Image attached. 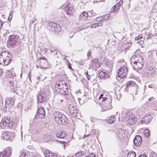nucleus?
<instances>
[{
  "label": "nucleus",
  "instance_id": "12",
  "mask_svg": "<svg viewBox=\"0 0 157 157\" xmlns=\"http://www.w3.org/2000/svg\"><path fill=\"white\" fill-rule=\"evenodd\" d=\"M127 121L129 124L132 125L136 122V118L133 116H131L127 117Z\"/></svg>",
  "mask_w": 157,
  "mask_h": 157
},
{
  "label": "nucleus",
  "instance_id": "63",
  "mask_svg": "<svg viewBox=\"0 0 157 157\" xmlns=\"http://www.w3.org/2000/svg\"><path fill=\"white\" fill-rule=\"evenodd\" d=\"M95 24V25L96 26V27H98L99 26V25L98 24H97V23H96V24Z\"/></svg>",
  "mask_w": 157,
  "mask_h": 157
},
{
  "label": "nucleus",
  "instance_id": "60",
  "mask_svg": "<svg viewBox=\"0 0 157 157\" xmlns=\"http://www.w3.org/2000/svg\"><path fill=\"white\" fill-rule=\"evenodd\" d=\"M85 73H86V75H88V71H86V70H85Z\"/></svg>",
  "mask_w": 157,
  "mask_h": 157
},
{
  "label": "nucleus",
  "instance_id": "51",
  "mask_svg": "<svg viewBox=\"0 0 157 157\" xmlns=\"http://www.w3.org/2000/svg\"><path fill=\"white\" fill-rule=\"evenodd\" d=\"M40 59L45 60L46 61V59L44 57H41L40 58Z\"/></svg>",
  "mask_w": 157,
  "mask_h": 157
},
{
  "label": "nucleus",
  "instance_id": "30",
  "mask_svg": "<svg viewBox=\"0 0 157 157\" xmlns=\"http://www.w3.org/2000/svg\"><path fill=\"white\" fill-rule=\"evenodd\" d=\"M63 85V84L62 83H60L56 84V88H58V90H59V89H61V88H62V87H63L62 86Z\"/></svg>",
  "mask_w": 157,
  "mask_h": 157
},
{
  "label": "nucleus",
  "instance_id": "42",
  "mask_svg": "<svg viewBox=\"0 0 157 157\" xmlns=\"http://www.w3.org/2000/svg\"><path fill=\"white\" fill-rule=\"evenodd\" d=\"M36 20V19L35 18H33V19H32L30 21V23H33L34 22V21Z\"/></svg>",
  "mask_w": 157,
  "mask_h": 157
},
{
  "label": "nucleus",
  "instance_id": "53",
  "mask_svg": "<svg viewBox=\"0 0 157 157\" xmlns=\"http://www.w3.org/2000/svg\"><path fill=\"white\" fill-rule=\"evenodd\" d=\"M118 2L121 5L123 4V1L122 0H121Z\"/></svg>",
  "mask_w": 157,
  "mask_h": 157
},
{
  "label": "nucleus",
  "instance_id": "47",
  "mask_svg": "<svg viewBox=\"0 0 157 157\" xmlns=\"http://www.w3.org/2000/svg\"><path fill=\"white\" fill-rule=\"evenodd\" d=\"M121 6L120 4H119V3L118 2H117L116 5H115V7H117L119 8V7Z\"/></svg>",
  "mask_w": 157,
  "mask_h": 157
},
{
  "label": "nucleus",
  "instance_id": "8",
  "mask_svg": "<svg viewBox=\"0 0 157 157\" xmlns=\"http://www.w3.org/2000/svg\"><path fill=\"white\" fill-rule=\"evenodd\" d=\"M35 152V150L33 149H29V150L28 151H21V150L20 151V153H21V155H20V157H29V156L31 155L30 154L31 153L32 154H34Z\"/></svg>",
  "mask_w": 157,
  "mask_h": 157
},
{
  "label": "nucleus",
  "instance_id": "29",
  "mask_svg": "<svg viewBox=\"0 0 157 157\" xmlns=\"http://www.w3.org/2000/svg\"><path fill=\"white\" fill-rule=\"evenodd\" d=\"M99 75L101 78H106V74L105 73L101 72L99 74Z\"/></svg>",
  "mask_w": 157,
  "mask_h": 157
},
{
  "label": "nucleus",
  "instance_id": "24",
  "mask_svg": "<svg viewBox=\"0 0 157 157\" xmlns=\"http://www.w3.org/2000/svg\"><path fill=\"white\" fill-rule=\"evenodd\" d=\"M136 154L133 151H131L128 152L127 157H135Z\"/></svg>",
  "mask_w": 157,
  "mask_h": 157
},
{
  "label": "nucleus",
  "instance_id": "62",
  "mask_svg": "<svg viewBox=\"0 0 157 157\" xmlns=\"http://www.w3.org/2000/svg\"><path fill=\"white\" fill-rule=\"evenodd\" d=\"M40 79V77H36V79L37 80H39Z\"/></svg>",
  "mask_w": 157,
  "mask_h": 157
},
{
  "label": "nucleus",
  "instance_id": "13",
  "mask_svg": "<svg viewBox=\"0 0 157 157\" xmlns=\"http://www.w3.org/2000/svg\"><path fill=\"white\" fill-rule=\"evenodd\" d=\"M37 101L39 102L42 103L46 100V98L43 94H39L37 96Z\"/></svg>",
  "mask_w": 157,
  "mask_h": 157
},
{
  "label": "nucleus",
  "instance_id": "64",
  "mask_svg": "<svg viewBox=\"0 0 157 157\" xmlns=\"http://www.w3.org/2000/svg\"><path fill=\"white\" fill-rule=\"evenodd\" d=\"M136 136H138V137H140V138H141V136H139V135H137V136H135V137H136Z\"/></svg>",
  "mask_w": 157,
  "mask_h": 157
},
{
  "label": "nucleus",
  "instance_id": "16",
  "mask_svg": "<svg viewBox=\"0 0 157 157\" xmlns=\"http://www.w3.org/2000/svg\"><path fill=\"white\" fill-rule=\"evenodd\" d=\"M56 136L57 137H68L67 134H66L65 132L61 131L58 132L56 134Z\"/></svg>",
  "mask_w": 157,
  "mask_h": 157
},
{
  "label": "nucleus",
  "instance_id": "35",
  "mask_svg": "<svg viewBox=\"0 0 157 157\" xmlns=\"http://www.w3.org/2000/svg\"><path fill=\"white\" fill-rule=\"evenodd\" d=\"M58 141L59 142L60 144H63V147L64 148V149H65V143H66V142L65 141Z\"/></svg>",
  "mask_w": 157,
  "mask_h": 157
},
{
  "label": "nucleus",
  "instance_id": "46",
  "mask_svg": "<svg viewBox=\"0 0 157 157\" xmlns=\"http://www.w3.org/2000/svg\"><path fill=\"white\" fill-rule=\"evenodd\" d=\"M91 54V52H90V51H89L87 53V56L88 57H89L90 56ZM88 59L89 58H88L87 59Z\"/></svg>",
  "mask_w": 157,
  "mask_h": 157
},
{
  "label": "nucleus",
  "instance_id": "39",
  "mask_svg": "<svg viewBox=\"0 0 157 157\" xmlns=\"http://www.w3.org/2000/svg\"><path fill=\"white\" fill-rule=\"evenodd\" d=\"M44 139V141L45 142H48V141H50L51 138H43Z\"/></svg>",
  "mask_w": 157,
  "mask_h": 157
},
{
  "label": "nucleus",
  "instance_id": "11",
  "mask_svg": "<svg viewBox=\"0 0 157 157\" xmlns=\"http://www.w3.org/2000/svg\"><path fill=\"white\" fill-rule=\"evenodd\" d=\"M65 11L67 14L71 15L73 12V9L72 8V5L69 3L65 7Z\"/></svg>",
  "mask_w": 157,
  "mask_h": 157
},
{
  "label": "nucleus",
  "instance_id": "10",
  "mask_svg": "<svg viewBox=\"0 0 157 157\" xmlns=\"http://www.w3.org/2000/svg\"><path fill=\"white\" fill-rule=\"evenodd\" d=\"M144 63H141V62H136L135 63L133 62L132 66L134 69L135 70H137L140 69L143 67Z\"/></svg>",
  "mask_w": 157,
  "mask_h": 157
},
{
  "label": "nucleus",
  "instance_id": "36",
  "mask_svg": "<svg viewBox=\"0 0 157 157\" xmlns=\"http://www.w3.org/2000/svg\"><path fill=\"white\" fill-rule=\"evenodd\" d=\"M8 86H10L11 87H12L11 88V89H12L14 87V84L13 83L11 82H9V83L8 84Z\"/></svg>",
  "mask_w": 157,
  "mask_h": 157
},
{
  "label": "nucleus",
  "instance_id": "61",
  "mask_svg": "<svg viewBox=\"0 0 157 157\" xmlns=\"http://www.w3.org/2000/svg\"><path fill=\"white\" fill-rule=\"evenodd\" d=\"M10 72L9 71H8L7 72L6 75H9L10 74Z\"/></svg>",
  "mask_w": 157,
  "mask_h": 157
},
{
  "label": "nucleus",
  "instance_id": "25",
  "mask_svg": "<svg viewBox=\"0 0 157 157\" xmlns=\"http://www.w3.org/2000/svg\"><path fill=\"white\" fill-rule=\"evenodd\" d=\"M132 45V44L131 42H127L123 44V46L125 47L126 49L130 47Z\"/></svg>",
  "mask_w": 157,
  "mask_h": 157
},
{
  "label": "nucleus",
  "instance_id": "48",
  "mask_svg": "<svg viewBox=\"0 0 157 157\" xmlns=\"http://www.w3.org/2000/svg\"><path fill=\"white\" fill-rule=\"evenodd\" d=\"M3 73V71L2 69H0V76H2Z\"/></svg>",
  "mask_w": 157,
  "mask_h": 157
},
{
  "label": "nucleus",
  "instance_id": "52",
  "mask_svg": "<svg viewBox=\"0 0 157 157\" xmlns=\"http://www.w3.org/2000/svg\"><path fill=\"white\" fill-rule=\"evenodd\" d=\"M3 23V22L2 21L1 23L0 24V29H1L2 28Z\"/></svg>",
  "mask_w": 157,
  "mask_h": 157
},
{
  "label": "nucleus",
  "instance_id": "59",
  "mask_svg": "<svg viewBox=\"0 0 157 157\" xmlns=\"http://www.w3.org/2000/svg\"><path fill=\"white\" fill-rule=\"evenodd\" d=\"M86 77L87 78V79L88 80H89L90 77V75H86Z\"/></svg>",
  "mask_w": 157,
  "mask_h": 157
},
{
  "label": "nucleus",
  "instance_id": "21",
  "mask_svg": "<svg viewBox=\"0 0 157 157\" xmlns=\"http://www.w3.org/2000/svg\"><path fill=\"white\" fill-rule=\"evenodd\" d=\"M150 134V131L147 129H145L143 132L144 136L145 137H148L149 136Z\"/></svg>",
  "mask_w": 157,
  "mask_h": 157
},
{
  "label": "nucleus",
  "instance_id": "27",
  "mask_svg": "<svg viewBox=\"0 0 157 157\" xmlns=\"http://www.w3.org/2000/svg\"><path fill=\"white\" fill-rule=\"evenodd\" d=\"M91 62L97 64L98 63V66H97V67H99V63L98 62V59H94L92 60Z\"/></svg>",
  "mask_w": 157,
  "mask_h": 157
},
{
  "label": "nucleus",
  "instance_id": "6",
  "mask_svg": "<svg viewBox=\"0 0 157 157\" xmlns=\"http://www.w3.org/2000/svg\"><path fill=\"white\" fill-rule=\"evenodd\" d=\"M45 116V113L44 109L40 107L38 109L36 115V117L37 118H44Z\"/></svg>",
  "mask_w": 157,
  "mask_h": 157
},
{
  "label": "nucleus",
  "instance_id": "18",
  "mask_svg": "<svg viewBox=\"0 0 157 157\" xmlns=\"http://www.w3.org/2000/svg\"><path fill=\"white\" fill-rule=\"evenodd\" d=\"M69 110L71 113L74 114L77 113V110L75 107L72 105H70L68 107Z\"/></svg>",
  "mask_w": 157,
  "mask_h": 157
},
{
  "label": "nucleus",
  "instance_id": "5",
  "mask_svg": "<svg viewBox=\"0 0 157 157\" xmlns=\"http://www.w3.org/2000/svg\"><path fill=\"white\" fill-rule=\"evenodd\" d=\"M128 69L126 67H121L117 72V76L121 78H124L126 77Z\"/></svg>",
  "mask_w": 157,
  "mask_h": 157
},
{
  "label": "nucleus",
  "instance_id": "43",
  "mask_svg": "<svg viewBox=\"0 0 157 157\" xmlns=\"http://www.w3.org/2000/svg\"><path fill=\"white\" fill-rule=\"evenodd\" d=\"M121 50L122 51H124L126 49V48H125V47H124L123 46V44L122 45L121 47Z\"/></svg>",
  "mask_w": 157,
  "mask_h": 157
},
{
  "label": "nucleus",
  "instance_id": "54",
  "mask_svg": "<svg viewBox=\"0 0 157 157\" xmlns=\"http://www.w3.org/2000/svg\"><path fill=\"white\" fill-rule=\"evenodd\" d=\"M56 50V49H55L54 48H52L51 50V52H54Z\"/></svg>",
  "mask_w": 157,
  "mask_h": 157
},
{
  "label": "nucleus",
  "instance_id": "22",
  "mask_svg": "<svg viewBox=\"0 0 157 157\" xmlns=\"http://www.w3.org/2000/svg\"><path fill=\"white\" fill-rule=\"evenodd\" d=\"M136 85V83L133 81H130L127 82V86L128 87L130 86H133Z\"/></svg>",
  "mask_w": 157,
  "mask_h": 157
},
{
  "label": "nucleus",
  "instance_id": "1",
  "mask_svg": "<svg viewBox=\"0 0 157 157\" xmlns=\"http://www.w3.org/2000/svg\"><path fill=\"white\" fill-rule=\"evenodd\" d=\"M11 54L7 51H4L0 54V64L8 65L12 60Z\"/></svg>",
  "mask_w": 157,
  "mask_h": 157
},
{
  "label": "nucleus",
  "instance_id": "40",
  "mask_svg": "<svg viewBox=\"0 0 157 157\" xmlns=\"http://www.w3.org/2000/svg\"><path fill=\"white\" fill-rule=\"evenodd\" d=\"M68 136V137H73V135L72 133L70 132L68 133V134H67V136Z\"/></svg>",
  "mask_w": 157,
  "mask_h": 157
},
{
  "label": "nucleus",
  "instance_id": "19",
  "mask_svg": "<svg viewBox=\"0 0 157 157\" xmlns=\"http://www.w3.org/2000/svg\"><path fill=\"white\" fill-rule=\"evenodd\" d=\"M151 118H148L147 116H145L143 118L142 120V124L145 123L147 124L150 121H151Z\"/></svg>",
  "mask_w": 157,
  "mask_h": 157
},
{
  "label": "nucleus",
  "instance_id": "49",
  "mask_svg": "<svg viewBox=\"0 0 157 157\" xmlns=\"http://www.w3.org/2000/svg\"><path fill=\"white\" fill-rule=\"evenodd\" d=\"M31 73L30 72H29V75H28V76H29V79L30 80V82H31V77L30 76Z\"/></svg>",
  "mask_w": 157,
  "mask_h": 157
},
{
  "label": "nucleus",
  "instance_id": "32",
  "mask_svg": "<svg viewBox=\"0 0 157 157\" xmlns=\"http://www.w3.org/2000/svg\"><path fill=\"white\" fill-rule=\"evenodd\" d=\"M64 88L63 87H62L61 89H59V90H57L56 89V90H57L58 92L59 93L62 95H63V93Z\"/></svg>",
  "mask_w": 157,
  "mask_h": 157
},
{
  "label": "nucleus",
  "instance_id": "23",
  "mask_svg": "<svg viewBox=\"0 0 157 157\" xmlns=\"http://www.w3.org/2000/svg\"><path fill=\"white\" fill-rule=\"evenodd\" d=\"M102 101H105V103L109 104V102H110L111 104L112 101L111 98L110 97L109 98H104L102 100Z\"/></svg>",
  "mask_w": 157,
  "mask_h": 157
},
{
  "label": "nucleus",
  "instance_id": "20",
  "mask_svg": "<svg viewBox=\"0 0 157 157\" xmlns=\"http://www.w3.org/2000/svg\"><path fill=\"white\" fill-rule=\"evenodd\" d=\"M88 16V13L85 12H83L80 15L79 18L80 19H85Z\"/></svg>",
  "mask_w": 157,
  "mask_h": 157
},
{
  "label": "nucleus",
  "instance_id": "26",
  "mask_svg": "<svg viewBox=\"0 0 157 157\" xmlns=\"http://www.w3.org/2000/svg\"><path fill=\"white\" fill-rule=\"evenodd\" d=\"M114 115H113V116L111 117V118L110 117H109V118L108 119L109 120V122L110 123H113L115 121V119L114 117Z\"/></svg>",
  "mask_w": 157,
  "mask_h": 157
},
{
  "label": "nucleus",
  "instance_id": "44",
  "mask_svg": "<svg viewBox=\"0 0 157 157\" xmlns=\"http://www.w3.org/2000/svg\"><path fill=\"white\" fill-rule=\"evenodd\" d=\"M74 34V33H73V32H72V33H70L69 34V37L70 38H71L73 36Z\"/></svg>",
  "mask_w": 157,
  "mask_h": 157
},
{
  "label": "nucleus",
  "instance_id": "17",
  "mask_svg": "<svg viewBox=\"0 0 157 157\" xmlns=\"http://www.w3.org/2000/svg\"><path fill=\"white\" fill-rule=\"evenodd\" d=\"M109 104L105 103L103 106V109L105 111H107L112 109V106L111 104L109 102Z\"/></svg>",
  "mask_w": 157,
  "mask_h": 157
},
{
  "label": "nucleus",
  "instance_id": "28",
  "mask_svg": "<svg viewBox=\"0 0 157 157\" xmlns=\"http://www.w3.org/2000/svg\"><path fill=\"white\" fill-rule=\"evenodd\" d=\"M110 15L109 14L105 15L102 16L103 20H107L110 18Z\"/></svg>",
  "mask_w": 157,
  "mask_h": 157
},
{
  "label": "nucleus",
  "instance_id": "14",
  "mask_svg": "<svg viewBox=\"0 0 157 157\" xmlns=\"http://www.w3.org/2000/svg\"><path fill=\"white\" fill-rule=\"evenodd\" d=\"M134 59L135 61L134 62H135V63L139 62H141V63H144L143 57L140 55L137 54L136 55L134 58Z\"/></svg>",
  "mask_w": 157,
  "mask_h": 157
},
{
  "label": "nucleus",
  "instance_id": "34",
  "mask_svg": "<svg viewBox=\"0 0 157 157\" xmlns=\"http://www.w3.org/2000/svg\"><path fill=\"white\" fill-rule=\"evenodd\" d=\"M119 8L115 7V5L113 7V10L114 12H117L119 11Z\"/></svg>",
  "mask_w": 157,
  "mask_h": 157
},
{
  "label": "nucleus",
  "instance_id": "38",
  "mask_svg": "<svg viewBox=\"0 0 157 157\" xmlns=\"http://www.w3.org/2000/svg\"><path fill=\"white\" fill-rule=\"evenodd\" d=\"M142 37V36L140 35H139L137 36L135 38V40H139Z\"/></svg>",
  "mask_w": 157,
  "mask_h": 157
},
{
  "label": "nucleus",
  "instance_id": "58",
  "mask_svg": "<svg viewBox=\"0 0 157 157\" xmlns=\"http://www.w3.org/2000/svg\"><path fill=\"white\" fill-rule=\"evenodd\" d=\"M97 24H98L99 25V26H102V24L101 23H97Z\"/></svg>",
  "mask_w": 157,
  "mask_h": 157
},
{
  "label": "nucleus",
  "instance_id": "55",
  "mask_svg": "<svg viewBox=\"0 0 157 157\" xmlns=\"http://www.w3.org/2000/svg\"><path fill=\"white\" fill-rule=\"evenodd\" d=\"M95 24H93L92 25L91 27L93 28H96V26L95 25Z\"/></svg>",
  "mask_w": 157,
  "mask_h": 157
},
{
  "label": "nucleus",
  "instance_id": "33",
  "mask_svg": "<svg viewBox=\"0 0 157 157\" xmlns=\"http://www.w3.org/2000/svg\"><path fill=\"white\" fill-rule=\"evenodd\" d=\"M103 20L102 16L98 17L96 19V21H99Z\"/></svg>",
  "mask_w": 157,
  "mask_h": 157
},
{
  "label": "nucleus",
  "instance_id": "7",
  "mask_svg": "<svg viewBox=\"0 0 157 157\" xmlns=\"http://www.w3.org/2000/svg\"><path fill=\"white\" fill-rule=\"evenodd\" d=\"M12 153L10 147L5 148L3 153L0 152V157H10Z\"/></svg>",
  "mask_w": 157,
  "mask_h": 157
},
{
  "label": "nucleus",
  "instance_id": "3",
  "mask_svg": "<svg viewBox=\"0 0 157 157\" xmlns=\"http://www.w3.org/2000/svg\"><path fill=\"white\" fill-rule=\"evenodd\" d=\"M47 28L51 31L55 33H58L61 30V28L59 24L52 21L48 22Z\"/></svg>",
  "mask_w": 157,
  "mask_h": 157
},
{
  "label": "nucleus",
  "instance_id": "31",
  "mask_svg": "<svg viewBox=\"0 0 157 157\" xmlns=\"http://www.w3.org/2000/svg\"><path fill=\"white\" fill-rule=\"evenodd\" d=\"M150 157H157V154L154 152L153 151L151 152L150 154Z\"/></svg>",
  "mask_w": 157,
  "mask_h": 157
},
{
  "label": "nucleus",
  "instance_id": "4",
  "mask_svg": "<svg viewBox=\"0 0 157 157\" xmlns=\"http://www.w3.org/2000/svg\"><path fill=\"white\" fill-rule=\"evenodd\" d=\"M19 40V37L15 35H10L8 38L7 44L8 47H13Z\"/></svg>",
  "mask_w": 157,
  "mask_h": 157
},
{
  "label": "nucleus",
  "instance_id": "15",
  "mask_svg": "<svg viewBox=\"0 0 157 157\" xmlns=\"http://www.w3.org/2000/svg\"><path fill=\"white\" fill-rule=\"evenodd\" d=\"M133 142L135 146H139L142 142V138H134Z\"/></svg>",
  "mask_w": 157,
  "mask_h": 157
},
{
  "label": "nucleus",
  "instance_id": "9",
  "mask_svg": "<svg viewBox=\"0 0 157 157\" xmlns=\"http://www.w3.org/2000/svg\"><path fill=\"white\" fill-rule=\"evenodd\" d=\"M14 101L11 98H8L6 100L5 107L6 108L9 109L13 106Z\"/></svg>",
  "mask_w": 157,
  "mask_h": 157
},
{
  "label": "nucleus",
  "instance_id": "37",
  "mask_svg": "<svg viewBox=\"0 0 157 157\" xmlns=\"http://www.w3.org/2000/svg\"><path fill=\"white\" fill-rule=\"evenodd\" d=\"M67 89L66 88H64V90H63V95H66L67 93Z\"/></svg>",
  "mask_w": 157,
  "mask_h": 157
},
{
  "label": "nucleus",
  "instance_id": "2",
  "mask_svg": "<svg viewBox=\"0 0 157 157\" xmlns=\"http://www.w3.org/2000/svg\"><path fill=\"white\" fill-rule=\"evenodd\" d=\"M55 121L60 125L66 124L67 121L66 117L59 111H56L54 113Z\"/></svg>",
  "mask_w": 157,
  "mask_h": 157
},
{
  "label": "nucleus",
  "instance_id": "57",
  "mask_svg": "<svg viewBox=\"0 0 157 157\" xmlns=\"http://www.w3.org/2000/svg\"><path fill=\"white\" fill-rule=\"evenodd\" d=\"M90 156L91 157H96L95 155H94L92 153L90 154Z\"/></svg>",
  "mask_w": 157,
  "mask_h": 157
},
{
  "label": "nucleus",
  "instance_id": "41",
  "mask_svg": "<svg viewBox=\"0 0 157 157\" xmlns=\"http://www.w3.org/2000/svg\"><path fill=\"white\" fill-rule=\"evenodd\" d=\"M103 94H101L100 95V96L99 97V99H102H102H103L104 98H106V97H103Z\"/></svg>",
  "mask_w": 157,
  "mask_h": 157
},
{
  "label": "nucleus",
  "instance_id": "56",
  "mask_svg": "<svg viewBox=\"0 0 157 157\" xmlns=\"http://www.w3.org/2000/svg\"><path fill=\"white\" fill-rule=\"evenodd\" d=\"M68 67L69 69H72L71 67V64L70 63H69V64H68Z\"/></svg>",
  "mask_w": 157,
  "mask_h": 157
},
{
  "label": "nucleus",
  "instance_id": "50",
  "mask_svg": "<svg viewBox=\"0 0 157 157\" xmlns=\"http://www.w3.org/2000/svg\"><path fill=\"white\" fill-rule=\"evenodd\" d=\"M13 13V12H12L11 11L10 13V16H9L10 17H11V18L12 17Z\"/></svg>",
  "mask_w": 157,
  "mask_h": 157
},
{
  "label": "nucleus",
  "instance_id": "45",
  "mask_svg": "<svg viewBox=\"0 0 157 157\" xmlns=\"http://www.w3.org/2000/svg\"><path fill=\"white\" fill-rule=\"evenodd\" d=\"M138 157H147V156L145 154H142L140 155Z\"/></svg>",
  "mask_w": 157,
  "mask_h": 157
}]
</instances>
